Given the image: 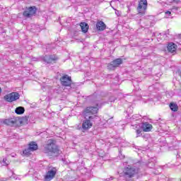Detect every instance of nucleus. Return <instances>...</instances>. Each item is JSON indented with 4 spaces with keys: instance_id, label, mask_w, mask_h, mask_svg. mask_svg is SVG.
<instances>
[{
    "instance_id": "1",
    "label": "nucleus",
    "mask_w": 181,
    "mask_h": 181,
    "mask_svg": "<svg viewBox=\"0 0 181 181\" xmlns=\"http://www.w3.org/2000/svg\"><path fill=\"white\" fill-rule=\"evenodd\" d=\"M97 112H98V104H96L95 107H88L84 110L85 120L82 123V131H87L93 127L91 121L97 118Z\"/></svg>"
},
{
    "instance_id": "14",
    "label": "nucleus",
    "mask_w": 181,
    "mask_h": 181,
    "mask_svg": "<svg viewBox=\"0 0 181 181\" xmlns=\"http://www.w3.org/2000/svg\"><path fill=\"white\" fill-rule=\"evenodd\" d=\"M4 124H5L6 125L12 127V126L15 125V124H16V120H15L13 119H7L4 121Z\"/></svg>"
},
{
    "instance_id": "5",
    "label": "nucleus",
    "mask_w": 181,
    "mask_h": 181,
    "mask_svg": "<svg viewBox=\"0 0 181 181\" xmlns=\"http://www.w3.org/2000/svg\"><path fill=\"white\" fill-rule=\"evenodd\" d=\"M36 13V6H30L24 11L23 15L25 18H32Z\"/></svg>"
},
{
    "instance_id": "17",
    "label": "nucleus",
    "mask_w": 181,
    "mask_h": 181,
    "mask_svg": "<svg viewBox=\"0 0 181 181\" xmlns=\"http://www.w3.org/2000/svg\"><path fill=\"white\" fill-rule=\"evenodd\" d=\"M15 112L18 114V115H22V114L25 112V108L23 107H18L16 108Z\"/></svg>"
},
{
    "instance_id": "19",
    "label": "nucleus",
    "mask_w": 181,
    "mask_h": 181,
    "mask_svg": "<svg viewBox=\"0 0 181 181\" xmlns=\"http://www.w3.org/2000/svg\"><path fill=\"white\" fill-rule=\"evenodd\" d=\"M107 69L108 70H115L116 67L113 65L112 62L107 64Z\"/></svg>"
},
{
    "instance_id": "12",
    "label": "nucleus",
    "mask_w": 181,
    "mask_h": 181,
    "mask_svg": "<svg viewBox=\"0 0 181 181\" xmlns=\"http://www.w3.org/2000/svg\"><path fill=\"white\" fill-rule=\"evenodd\" d=\"M107 25L103 21H99L96 23V29L100 31L105 30Z\"/></svg>"
},
{
    "instance_id": "25",
    "label": "nucleus",
    "mask_w": 181,
    "mask_h": 181,
    "mask_svg": "<svg viewBox=\"0 0 181 181\" xmlns=\"http://www.w3.org/2000/svg\"><path fill=\"white\" fill-rule=\"evenodd\" d=\"M109 100L110 101V103H114V101H115V98H114V96H112L110 98Z\"/></svg>"
},
{
    "instance_id": "9",
    "label": "nucleus",
    "mask_w": 181,
    "mask_h": 181,
    "mask_svg": "<svg viewBox=\"0 0 181 181\" xmlns=\"http://www.w3.org/2000/svg\"><path fill=\"white\" fill-rule=\"evenodd\" d=\"M57 172V170H56V168H52L51 170H49L45 177V180H52V179H53L54 177V176H56V173Z\"/></svg>"
},
{
    "instance_id": "26",
    "label": "nucleus",
    "mask_w": 181,
    "mask_h": 181,
    "mask_svg": "<svg viewBox=\"0 0 181 181\" xmlns=\"http://www.w3.org/2000/svg\"><path fill=\"white\" fill-rule=\"evenodd\" d=\"M10 177H11V179H15V180H18V176H16V175H12Z\"/></svg>"
},
{
    "instance_id": "6",
    "label": "nucleus",
    "mask_w": 181,
    "mask_h": 181,
    "mask_svg": "<svg viewBox=\"0 0 181 181\" xmlns=\"http://www.w3.org/2000/svg\"><path fill=\"white\" fill-rule=\"evenodd\" d=\"M61 83L65 87H70L71 86V77L69 76V75H64L60 78Z\"/></svg>"
},
{
    "instance_id": "30",
    "label": "nucleus",
    "mask_w": 181,
    "mask_h": 181,
    "mask_svg": "<svg viewBox=\"0 0 181 181\" xmlns=\"http://www.w3.org/2000/svg\"><path fill=\"white\" fill-rule=\"evenodd\" d=\"M2 93V89L0 88V94Z\"/></svg>"
},
{
    "instance_id": "8",
    "label": "nucleus",
    "mask_w": 181,
    "mask_h": 181,
    "mask_svg": "<svg viewBox=\"0 0 181 181\" xmlns=\"http://www.w3.org/2000/svg\"><path fill=\"white\" fill-rule=\"evenodd\" d=\"M57 60H59V58L56 55H45L43 58V61L48 64L54 63Z\"/></svg>"
},
{
    "instance_id": "21",
    "label": "nucleus",
    "mask_w": 181,
    "mask_h": 181,
    "mask_svg": "<svg viewBox=\"0 0 181 181\" xmlns=\"http://www.w3.org/2000/svg\"><path fill=\"white\" fill-rule=\"evenodd\" d=\"M6 158L3 159V166H8L9 165V161H7ZM7 161V162H6Z\"/></svg>"
},
{
    "instance_id": "23",
    "label": "nucleus",
    "mask_w": 181,
    "mask_h": 181,
    "mask_svg": "<svg viewBox=\"0 0 181 181\" xmlns=\"http://www.w3.org/2000/svg\"><path fill=\"white\" fill-rule=\"evenodd\" d=\"M136 138H138V136H141V135H142V134H141V132H142V131H141V129L136 130Z\"/></svg>"
},
{
    "instance_id": "22",
    "label": "nucleus",
    "mask_w": 181,
    "mask_h": 181,
    "mask_svg": "<svg viewBox=\"0 0 181 181\" xmlns=\"http://www.w3.org/2000/svg\"><path fill=\"white\" fill-rule=\"evenodd\" d=\"M147 166L148 168H150L151 169H152V168H155V163L153 162H149L147 165Z\"/></svg>"
},
{
    "instance_id": "18",
    "label": "nucleus",
    "mask_w": 181,
    "mask_h": 181,
    "mask_svg": "<svg viewBox=\"0 0 181 181\" xmlns=\"http://www.w3.org/2000/svg\"><path fill=\"white\" fill-rule=\"evenodd\" d=\"M170 108L172 111L176 112L177 111V105L175 103H170Z\"/></svg>"
},
{
    "instance_id": "24",
    "label": "nucleus",
    "mask_w": 181,
    "mask_h": 181,
    "mask_svg": "<svg viewBox=\"0 0 181 181\" xmlns=\"http://www.w3.org/2000/svg\"><path fill=\"white\" fill-rule=\"evenodd\" d=\"M171 13H172L170 11H166L165 12V18H169V16H170Z\"/></svg>"
},
{
    "instance_id": "11",
    "label": "nucleus",
    "mask_w": 181,
    "mask_h": 181,
    "mask_svg": "<svg viewBox=\"0 0 181 181\" xmlns=\"http://www.w3.org/2000/svg\"><path fill=\"white\" fill-rule=\"evenodd\" d=\"M167 49L170 53H176V49H177V45L173 42H170V44H168Z\"/></svg>"
},
{
    "instance_id": "4",
    "label": "nucleus",
    "mask_w": 181,
    "mask_h": 181,
    "mask_svg": "<svg viewBox=\"0 0 181 181\" xmlns=\"http://www.w3.org/2000/svg\"><path fill=\"white\" fill-rule=\"evenodd\" d=\"M21 95L18 93V92H13L11 93L7 94L4 96L5 101L7 103H13V101H16V100H19Z\"/></svg>"
},
{
    "instance_id": "15",
    "label": "nucleus",
    "mask_w": 181,
    "mask_h": 181,
    "mask_svg": "<svg viewBox=\"0 0 181 181\" xmlns=\"http://www.w3.org/2000/svg\"><path fill=\"white\" fill-rule=\"evenodd\" d=\"M37 144H36L35 141L30 143L28 146V148L30 149L33 152L37 151Z\"/></svg>"
},
{
    "instance_id": "2",
    "label": "nucleus",
    "mask_w": 181,
    "mask_h": 181,
    "mask_svg": "<svg viewBox=\"0 0 181 181\" xmlns=\"http://www.w3.org/2000/svg\"><path fill=\"white\" fill-rule=\"evenodd\" d=\"M44 152L47 153L48 156L56 157L60 154V150L59 147L54 144L53 139H49L47 141V144L45 146Z\"/></svg>"
},
{
    "instance_id": "20",
    "label": "nucleus",
    "mask_w": 181,
    "mask_h": 181,
    "mask_svg": "<svg viewBox=\"0 0 181 181\" xmlns=\"http://www.w3.org/2000/svg\"><path fill=\"white\" fill-rule=\"evenodd\" d=\"M30 152H33L30 149H29V148H25L23 151V153L24 155H27V156H29L30 155Z\"/></svg>"
},
{
    "instance_id": "10",
    "label": "nucleus",
    "mask_w": 181,
    "mask_h": 181,
    "mask_svg": "<svg viewBox=\"0 0 181 181\" xmlns=\"http://www.w3.org/2000/svg\"><path fill=\"white\" fill-rule=\"evenodd\" d=\"M141 128L144 132H150L152 130V124L148 122H143L141 124Z\"/></svg>"
},
{
    "instance_id": "27",
    "label": "nucleus",
    "mask_w": 181,
    "mask_h": 181,
    "mask_svg": "<svg viewBox=\"0 0 181 181\" xmlns=\"http://www.w3.org/2000/svg\"><path fill=\"white\" fill-rule=\"evenodd\" d=\"M173 1L175 4H178L179 2H180V0H173Z\"/></svg>"
},
{
    "instance_id": "3",
    "label": "nucleus",
    "mask_w": 181,
    "mask_h": 181,
    "mask_svg": "<svg viewBox=\"0 0 181 181\" xmlns=\"http://www.w3.org/2000/svg\"><path fill=\"white\" fill-rule=\"evenodd\" d=\"M147 6L148 1L146 0H140L139 6L137 7L138 15H139V16L145 15Z\"/></svg>"
},
{
    "instance_id": "7",
    "label": "nucleus",
    "mask_w": 181,
    "mask_h": 181,
    "mask_svg": "<svg viewBox=\"0 0 181 181\" xmlns=\"http://www.w3.org/2000/svg\"><path fill=\"white\" fill-rule=\"evenodd\" d=\"M136 173H138V171L134 168L127 167L124 170V174L127 177H133Z\"/></svg>"
},
{
    "instance_id": "13",
    "label": "nucleus",
    "mask_w": 181,
    "mask_h": 181,
    "mask_svg": "<svg viewBox=\"0 0 181 181\" xmlns=\"http://www.w3.org/2000/svg\"><path fill=\"white\" fill-rule=\"evenodd\" d=\"M80 26L83 33H87V32H88V24L86 22L81 23Z\"/></svg>"
},
{
    "instance_id": "16",
    "label": "nucleus",
    "mask_w": 181,
    "mask_h": 181,
    "mask_svg": "<svg viewBox=\"0 0 181 181\" xmlns=\"http://www.w3.org/2000/svg\"><path fill=\"white\" fill-rule=\"evenodd\" d=\"M115 67H118L120 64H122V59L117 58L112 62Z\"/></svg>"
},
{
    "instance_id": "28",
    "label": "nucleus",
    "mask_w": 181,
    "mask_h": 181,
    "mask_svg": "<svg viewBox=\"0 0 181 181\" xmlns=\"http://www.w3.org/2000/svg\"><path fill=\"white\" fill-rule=\"evenodd\" d=\"M115 13H116L117 15H119V11H117L115 12Z\"/></svg>"
},
{
    "instance_id": "29",
    "label": "nucleus",
    "mask_w": 181,
    "mask_h": 181,
    "mask_svg": "<svg viewBox=\"0 0 181 181\" xmlns=\"http://www.w3.org/2000/svg\"><path fill=\"white\" fill-rule=\"evenodd\" d=\"M132 127H135V128H138V125L137 124H135L134 126V125H132Z\"/></svg>"
}]
</instances>
